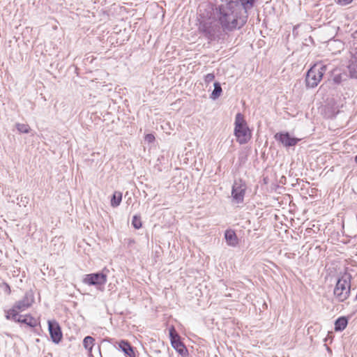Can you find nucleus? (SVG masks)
<instances>
[{
  "label": "nucleus",
  "mask_w": 357,
  "mask_h": 357,
  "mask_svg": "<svg viewBox=\"0 0 357 357\" xmlns=\"http://www.w3.org/2000/svg\"><path fill=\"white\" fill-rule=\"evenodd\" d=\"M225 238L229 246L236 247L238 245V238L234 231L227 229L225 232Z\"/></svg>",
  "instance_id": "nucleus-14"
},
{
  "label": "nucleus",
  "mask_w": 357,
  "mask_h": 357,
  "mask_svg": "<svg viewBox=\"0 0 357 357\" xmlns=\"http://www.w3.org/2000/svg\"><path fill=\"white\" fill-rule=\"evenodd\" d=\"M16 128L20 133H29L30 127L28 124L17 123Z\"/></svg>",
  "instance_id": "nucleus-23"
},
{
  "label": "nucleus",
  "mask_w": 357,
  "mask_h": 357,
  "mask_svg": "<svg viewBox=\"0 0 357 357\" xmlns=\"http://www.w3.org/2000/svg\"><path fill=\"white\" fill-rule=\"evenodd\" d=\"M169 337L173 348L181 356H185L188 350L183 343L181 341L180 336L174 327L169 328Z\"/></svg>",
  "instance_id": "nucleus-7"
},
{
  "label": "nucleus",
  "mask_w": 357,
  "mask_h": 357,
  "mask_svg": "<svg viewBox=\"0 0 357 357\" xmlns=\"http://www.w3.org/2000/svg\"><path fill=\"white\" fill-rule=\"evenodd\" d=\"M355 162H356V163L357 164V155H356V157H355Z\"/></svg>",
  "instance_id": "nucleus-29"
},
{
  "label": "nucleus",
  "mask_w": 357,
  "mask_h": 357,
  "mask_svg": "<svg viewBox=\"0 0 357 357\" xmlns=\"http://www.w3.org/2000/svg\"><path fill=\"white\" fill-rule=\"evenodd\" d=\"M48 331L52 341L55 344H59L63 337L61 328L59 323L55 320H49Z\"/></svg>",
  "instance_id": "nucleus-9"
},
{
  "label": "nucleus",
  "mask_w": 357,
  "mask_h": 357,
  "mask_svg": "<svg viewBox=\"0 0 357 357\" xmlns=\"http://www.w3.org/2000/svg\"><path fill=\"white\" fill-rule=\"evenodd\" d=\"M234 134L240 144L248 143L251 138V131L241 113L236 114Z\"/></svg>",
  "instance_id": "nucleus-2"
},
{
  "label": "nucleus",
  "mask_w": 357,
  "mask_h": 357,
  "mask_svg": "<svg viewBox=\"0 0 357 357\" xmlns=\"http://www.w3.org/2000/svg\"><path fill=\"white\" fill-rule=\"evenodd\" d=\"M348 324V319L345 317H340L335 321V331H342L345 329Z\"/></svg>",
  "instance_id": "nucleus-17"
},
{
  "label": "nucleus",
  "mask_w": 357,
  "mask_h": 357,
  "mask_svg": "<svg viewBox=\"0 0 357 357\" xmlns=\"http://www.w3.org/2000/svg\"><path fill=\"white\" fill-rule=\"evenodd\" d=\"M257 0H236L234 2V5L237 8H240L244 15L248 16V13L252 10Z\"/></svg>",
  "instance_id": "nucleus-12"
},
{
  "label": "nucleus",
  "mask_w": 357,
  "mask_h": 357,
  "mask_svg": "<svg viewBox=\"0 0 357 357\" xmlns=\"http://www.w3.org/2000/svg\"><path fill=\"white\" fill-rule=\"evenodd\" d=\"M95 339L91 336H86L83 340V346L89 352L92 351Z\"/></svg>",
  "instance_id": "nucleus-21"
},
{
  "label": "nucleus",
  "mask_w": 357,
  "mask_h": 357,
  "mask_svg": "<svg viewBox=\"0 0 357 357\" xmlns=\"http://www.w3.org/2000/svg\"><path fill=\"white\" fill-rule=\"evenodd\" d=\"M3 285H4V287H5V288H4V291H5V292H6L7 294H10V292H11V290H10V287L9 284H7V283H4V284H3Z\"/></svg>",
  "instance_id": "nucleus-28"
},
{
  "label": "nucleus",
  "mask_w": 357,
  "mask_h": 357,
  "mask_svg": "<svg viewBox=\"0 0 357 357\" xmlns=\"http://www.w3.org/2000/svg\"><path fill=\"white\" fill-rule=\"evenodd\" d=\"M353 1V0H337V3L340 6H347L349 3H351Z\"/></svg>",
  "instance_id": "nucleus-26"
},
{
  "label": "nucleus",
  "mask_w": 357,
  "mask_h": 357,
  "mask_svg": "<svg viewBox=\"0 0 357 357\" xmlns=\"http://www.w3.org/2000/svg\"><path fill=\"white\" fill-rule=\"evenodd\" d=\"M327 66L321 63H315L307 72L305 84L307 88H314L321 80Z\"/></svg>",
  "instance_id": "nucleus-4"
},
{
  "label": "nucleus",
  "mask_w": 357,
  "mask_h": 357,
  "mask_svg": "<svg viewBox=\"0 0 357 357\" xmlns=\"http://www.w3.org/2000/svg\"><path fill=\"white\" fill-rule=\"evenodd\" d=\"M20 315L19 310L15 307V305L11 309L6 311V319H11L15 322H17V319H20Z\"/></svg>",
  "instance_id": "nucleus-18"
},
{
  "label": "nucleus",
  "mask_w": 357,
  "mask_h": 357,
  "mask_svg": "<svg viewBox=\"0 0 357 357\" xmlns=\"http://www.w3.org/2000/svg\"><path fill=\"white\" fill-rule=\"evenodd\" d=\"M348 75L345 73H340L339 70H334L332 73V80L335 84H340L347 79Z\"/></svg>",
  "instance_id": "nucleus-16"
},
{
  "label": "nucleus",
  "mask_w": 357,
  "mask_h": 357,
  "mask_svg": "<svg viewBox=\"0 0 357 357\" xmlns=\"http://www.w3.org/2000/svg\"><path fill=\"white\" fill-rule=\"evenodd\" d=\"M34 294L31 289L26 291L23 298L17 301L14 305L19 312H23L30 307L32 304L34 303Z\"/></svg>",
  "instance_id": "nucleus-10"
},
{
  "label": "nucleus",
  "mask_w": 357,
  "mask_h": 357,
  "mask_svg": "<svg viewBox=\"0 0 357 357\" xmlns=\"http://www.w3.org/2000/svg\"><path fill=\"white\" fill-rule=\"evenodd\" d=\"M213 86H214V89L211 94L210 98L213 100H216L217 98H218L220 96V95L222 92V89L221 84L218 82H215L213 84Z\"/></svg>",
  "instance_id": "nucleus-19"
},
{
  "label": "nucleus",
  "mask_w": 357,
  "mask_h": 357,
  "mask_svg": "<svg viewBox=\"0 0 357 357\" xmlns=\"http://www.w3.org/2000/svg\"><path fill=\"white\" fill-rule=\"evenodd\" d=\"M122 200V193L121 192L116 191L113 194L111 199V206L112 207H117L120 205Z\"/></svg>",
  "instance_id": "nucleus-20"
},
{
  "label": "nucleus",
  "mask_w": 357,
  "mask_h": 357,
  "mask_svg": "<svg viewBox=\"0 0 357 357\" xmlns=\"http://www.w3.org/2000/svg\"><path fill=\"white\" fill-rule=\"evenodd\" d=\"M348 68L350 77L357 79V63H351L348 66Z\"/></svg>",
  "instance_id": "nucleus-22"
},
{
  "label": "nucleus",
  "mask_w": 357,
  "mask_h": 357,
  "mask_svg": "<svg viewBox=\"0 0 357 357\" xmlns=\"http://www.w3.org/2000/svg\"><path fill=\"white\" fill-rule=\"evenodd\" d=\"M20 319H17V323L24 324L30 328H35L40 324L39 321L30 314L20 315Z\"/></svg>",
  "instance_id": "nucleus-13"
},
{
  "label": "nucleus",
  "mask_w": 357,
  "mask_h": 357,
  "mask_svg": "<svg viewBox=\"0 0 357 357\" xmlns=\"http://www.w3.org/2000/svg\"><path fill=\"white\" fill-rule=\"evenodd\" d=\"M132 225L135 229H139L142 227V221L140 217L138 215H134L132 220Z\"/></svg>",
  "instance_id": "nucleus-24"
},
{
  "label": "nucleus",
  "mask_w": 357,
  "mask_h": 357,
  "mask_svg": "<svg viewBox=\"0 0 357 357\" xmlns=\"http://www.w3.org/2000/svg\"><path fill=\"white\" fill-rule=\"evenodd\" d=\"M118 345L119 349H121L126 356L129 357H135L134 348L127 340H121L118 342Z\"/></svg>",
  "instance_id": "nucleus-15"
},
{
  "label": "nucleus",
  "mask_w": 357,
  "mask_h": 357,
  "mask_svg": "<svg viewBox=\"0 0 357 357\" xmlns=\"http://www.w3.org/2000/svg\"><path fill=\"white\" fill-rule=\"evenodd\" d=\"M246 189L247 185L243 180L239 178L234 181L231 188V197L235 204L243 202Z\"/></svg>",
  "instance_id": "nucleus-5"
},
{
  "label": "nucleus",
  "mask_w": 357,
  "mask_h": 357,
  "mask_svg": "<svg viewBox=\"0 0 357 357\" xmlns=\"http://www.w3.org/2000/svg\"><path fill=\"white\" fill-rule=\"evenodd\" d=\"M107 275L102 272L86 274L83 280L84 284L90 286L103 285L107 282Z\"/></svg>",
  "instance_id": "nucleus-8"
},
{
  "label": "nucleus",
  "mask_w": 357,
  "mask_h": 357,
  "mask_svg": "<svg viewBox=\"0 0 357 357\" xmlns=\"http://www.w3.org/2000/svg\"><path fill=\"white\" fill-rule=\"evenodd\" d=\"M351 275L345 273L337 280L333 290V294L337 301L342 303L349 297L351 294Z\"/></svg>",
  "instance_id": "nucleus-3"
},
{
  "label": "nucleus",
  "mask_w": 357,
  "mask_h": 357,
  "mask_svg": "<svg viewBox=\"0 0 357 357\" xmlns=\"http://www.w3.org/2000/svg\"><path fill=\"white\" fill-rule=\"evenodd\" d=\"M276 141L280 142L284 147H291L297 144L301 139L291 137L288 132H278L274 136Z\"/></svg>",
  "instance_id": "nucleus-11"
},
{
  "label": "nucleus",
  "mask_w": 357,
  "mask_h": 357,
  "mask_svg": "<svg viewBox=\"0 0 357 357\" xmlns=\"http://www.w3.org/2000/svg\"><path fill=\"white\" fill-rule=\"evenodd\" d=\"M211 17L216 21L225 31L240 29L247 22L248 15H244L240 8L231 1L228 3L215 5Z\"/></svg>",
  "instance_id": "nucleus-1"
},
{
  "label": "nucleus",
  "mask_w": 357,
  "mask_h": 357,
  "mask_svg": "<svg viewBox=\"0 0 357 357\" xmlns=\"http://www.w3.org/2000/svg\"><path fill=\"white\" fill-rule=\"evenodd\" d=\"M199 31L209 41H213L216 38L218 27L212 22L202 21L199 23Z\"/></svg>",
  "instance_id": "nucleus-6"
},
{
  "label": "nucleus",
  "mask_w": 357,
  "mask_h": 357,
  "mask_svg": "<svg viewBox=\"0 0 357 357\" xmlns=\"http://www.w3.org/2000/svg\"><path fill=\"white\" fill-rule=\"evenodd\" d=\"M214 79H215V75L213 73H208V74L206 75L204 77V81L206 83H211V82L213 81Z\"/></svg>",
  "instance_id": "nucleus-25"
},
{
  "label": "nucleus",
  "mask_w": 357,
  "mask_h": 357,
  "mask_svg": "<svg viewBox=\"0 0 357 357\" xmlns=\"http://www.w3.org/2000/svg\"><path fill=\"white\" fill-rule=\"evenodd\" d=\"M155 139V137L152 134H147L145 136V140L149 143L153 142Z\"/></svg>",
  "instance_id": "nucleus-27"
}]
</instances>
